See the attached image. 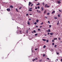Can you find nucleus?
<instances>
[{
	"label": "nucleus",
	"mask_w": 62,
	"mask_h": 62,
	"mask_svg": "<svg viewBox=\"0 0 62 62\" xmlns=\"http://www.w3.org/2000/svg\"><path fill=\"white\" fill-rule=\"evenodd\" d=\"M7 10L8 11H10V9L9 8H7Z\"/></svg>",
	"instance_id": "nucleus-1"
},
{
	"label": "nucleus",
	"mask_w": 62,
	"mask_h": 62,
	"mask_svg": "<svg viewBox=\"0 0 62 62\" xmlns=\"http://www.w3.org/2000/svg\"><path fill=\"white\" fill-rule=\"evenodd\" d=\"M57 2L58 3V4H60V3H61V2L60 1H57Z\"/></svg>",
	"instance_id": "nucleus-4"
},
{
	"label": "nucleus",
	"mask_w": 62,
	"mask_h": 62,
	"mask_svg": "<svg viewBox=\"0 0 62 62\" xmlns=\"http://www.w3.org/2000/svg\"><path fill=\"white\" fill-rule=\"evenodd\" d=\"M43 57H44V56H45V54H44L43 55Z\"/></svg>",
	"instance_id": "nucleus-14"
},
{
	"label": "nucleus",
	"mask_w": 62,
	"mask_h": 62,
	"mask_svg": "<svg viewBox=\"0 0 62 62\" xmlns=\"http://www.w3.org/2000/svg\"><path fill=\"white\" fill-rule=\"evenodd\" d=\"M47 15H50V13H47Z\"/></svg>",
	"instance_id": "nucleus-28"
},
{
	"label": "nucleus",
	"mask_w": 62,
	"mask_h": 62,
	"mask_svg": "<svg viewBox=\"0 0 62 62\" xmlns=\"http://www.w3.org/2000/svg\"><path fill=\"white\" fill-rule=\"evenodd\" d=\"M30 28H29V30H30Z\"/></svg>",
	"instance_id": "nucleus-60"
},
{
	"label": "nucleus",
	"mask_w": 62,
	"mask_h": 62,
	"mask_svg": "<svg viewBox=\"0 0 62 62\" xmlns=\"http://www.w3.org/2000/svg\"><path fill=\"white\" fill-rule=\"evenodd\" d=\"M57 54H59V53H57Z\"/></svg>",
	"instance_id": "nucleus-58"
},
{
	"label": "nucleus",
	"mask_w": 62,
	"mask_h": 62,
	"mask_svg": "<svg viewBox=\"0 0 62 62\" xmlns=\"http://www.w3.org/2000/svg\"><path fill=\"white\" fill-rule=\"evenodd\" d=\"M54 47H56V45H55L54 46Z\"/></svg>",
	"instance_id": "nucleus-45"
},
{
	"label": "nucleus",
	"mask_w": 62,
	"mask_h": 62,
	"mask_svg": "<svg viewBox=\"0 0 62 62\" xmlns=\"http://www.w3.org/2000/svg\"><path fill=\"white\" fill-rule=\"evenodd\" d=\"M52 42H54V40H53L52 41Z\"/></svg>",
	"instance_id": "nucleus-49"
},
{
	"label": "nucleus",
	"mask_w": 62,
	"mask_h": 62,
	"mask_svg": "<svg viewBox=\"0 0 62 62\" xmlns=\"http://www.w3.org/2000/svg\"><path fill=\"white\" fill-rule=\"evenodd\" d=\"M51 50L52 51H53V49H52Z\"/></svg>",
	"instance_id": "nucleus-59"
},
{
	"label": "nucleus",
	"mask_w": 62,
	"mask_h": 62,
	"mask_svg": "<svg viewBox=\"0 0 62 62\" xmlns=\"http://www.w3.org/2000/svg\"><path fill=\"white\" fill-rule=\"evenodd\" d=\"M29 4H32V2H29Z\"/></svg>",
	"instance_id": "nucleus-13"
},
{
	"label": "nucleus",
	"mask_w": 62,
	"mask_h": 62,
	"mask_svg": "<svg viewBox=\"0 0 62 62\" xmlns=\"http://www.w3.org/2000/svg\"><path fill=\"white\" fill-rule=\"evenodd\" d=\"M40 28H41V27H42V26H40L39 27Z\"/></svg>",
	"instance_id": "nucleus-48"
},
{
	"label": "nucleus",
	"mask_w": 62,
	"mask_h": 62,
	"mask_svg": "<svg viewBox=\"0 0 62 62\" xmlns=\"http://www.w3.org/2000/svg\"><path fill=\"white\" fill-rule=\"evenodd\" d=\"M38 50V48H36L35 49V51H36V50Z\"/></svg>",
	"instance_id": "nucleus-31"
},
{
	"label": "nucleus",
	"mask_w": 62,
	"mask_h": 62,
	"mask_svg": "<svg viewBox=\"0 0 62 62\" xmlns=\"http://www.w3.org/2000/svg\"><path fill=\"white\" fill-rule=\"evenodd\" d=\"M58 39H59V40H60V39H61L60 38H59Z\"/></svg>",
	"instance_id": "nucleus-43"
},
{
	"label": "nucleus",
	"mask_w": 62,
	"mask_h": 62,
	"mask_svg": "<svg viewBox=\"0 0 62 62\" xmlns=\"http://www.w3.org/2000/svg\"><path fill=\"white\" fill-rule=\"evenodd\" d=\"M54 43H52V45H54Z\"/></svg>",
	"instance_id": "nucleus-30"
},
{
	"label": "nucleus",
	"mask_w": 62,
	"mask_h": 62,
	"mask_svg": "<svg viewBox=\"0 0 62 62\" xmlns=\"http://www.w3.org/2000/svg\"><path fill=\"white\" fill-rule=\"evenodd\" d=\"M46 47V46L45 45H44V46L43 48H45Z\"/></svg>",
	"instance_id": "nucleus-15"
},
{
	"label": "nucleus",
	"mask_w": 62,
	"mask_h": 62,
	"mask_svg": "<svg viewBox=\"0 0 62 62\" xmlns=\"http://www.w3.org/2000/svg\"><path fill=\"white\" fill-rule=\"evenodd\" d=\"M45 35V36H47V35H46V34H45V35Z\"/></svg>",
	"instance_id": "nucleus-64"
},
{
	"label": "nucleus",
	"mask_w": 62,
	"mask_h": 62,
	"mask_svg": "<svg viewBox=\"0 0 62 62\" xmlns=\"http://www.w3.org/2000/svg\"><path fill=\"white\" fill-rule=\"evenodd\" d=\"M55 40H57V38H55Z\"/></svg>",
	"instance_id": "nucleus-56"
},
{
	"label": "nucleus",
	"mask_w": 62,
	"mask_h": 62,
	"mask_svg": "<svg viewBox=\"0 0 62 62\" xmlns=\"http://www.w3.org/2000/svg\"><path fill=\"white\" fill-rule=\"evenodd\" d=\"M54 18L55 19H57V18L56 17H55Z\"/></svg>",
	"instance_id": "nucleus-41"
},
{
	"label": "nucleus",
	"mask_w": 62,
	"mask_h": 62,
	"mask_svg": "<svg viewBox=\"0 0 62 62\" xmlns=\"http://www.w3.org/2000/svg\"><path fill=\"white\" fill-rule=\"evenodd\" d=\"M41 9H42V11H43V7H42L41 8Z\"/></svg>",
	"instance_id": "nucleus-12"
},
{
	"label": "nucleus",
	"mask_w": 62,
	"mask_h": 62,
	"mask_svg": "<svg viewBox=\"0 0 62 62\" xmlns=\"http://www.w3.org/2000/svg\"><path fill=\"white\" fill-rule=\"evenodd\" d=\"M43 41H46V39H43Z\"/></svg>",
	"instance_id": "nucleus-18"
},
{
	"label": "nucleus",
	"mask_w": 62,
	"mask_h": 62,
	"mask_svg": "<svg viewBox=\"0 0 62 62\" xmlns=\"http://www.w3.org/2000/svg\"><path fill=\"white\" fill-rule=\"evenodd\" d=\"M55 13V11H54L52 13V14H53V13Z\"/></svg>",
	"instance_id": "nucleus-10"
},
{
	"label": "nucleus",
	"mask_w": 62,
	"mask_h": 62,
	"mask_svg": "<svg viewBox=\"0 0 62 62\" xmlns=\"http://www.w3.org/2000/svg\"><path fill=\"white\" fill-rule=\"evenodd\" d=\"M59 11H60V12H61V10H59Z\"/></svg>",
	"instance_id": "nucleus-55"
},
{
	"label": "nucleus",
	"mask_w": 62,
	"mask_h": 62,
	"mask_svg": "<svg viewBox=\"0 0 62 62\" xmlns=\"http://www.w3.org/2000/svg\"><path fill=\"white\" fill-rule=\"evenodd\" d=\"M61 61H62V59H61Z\"/></svg>",
	"instance_id": "nucleus-61"
},
{
	"label": "nucleus",
	"mask_w": 62,
	"mask_h": 62,
	"mask_svg": "<svg viewBox=\"0 0 62 62\" xmlns=\"http://www.w3.org/2000/svg\"><path fill=\"white\" fill-rule=\"evenodd\" d=\"M33 5V4H32L31 5V7Z\"/></svg>",
	"instance_id": "nucleus-51"
},
{
	"label": "nucleus",
	"mask_w": 62,
	"mask_h": 62,
	"mask_svg": "<svg viewBox=\"0 0 62 62\" xmlns=\"http://www.w3.org/2000/svg\"><path fill=\"white\" fill-rule=\"evenodd\" d=\"M31 5L30 4H29V6H30Z\"/></svg>",
	"instance_id": "nucleus-53"
},
{
	"label": "nucleus",
	"mask_w": 62,
	"mask_h": 62,
	"mask_svg": "<svg viewBox=\"0 0 62 62\" xmlns=\"http://www.w3.org/2000/svg\"><path fill=\"white\" fill-rule=\"evenodd\" d=\"M57 25H58L59 24V22H58V23H57Z\"/></svg>",
	"instance_id": "nucleus-32"
},
{
	"label": "nucleus",
	"mask_w": 62,
	"mask_h": 62,
	"mask_svg": "<svg viewBox=\"0 0 62 62\" xmlns=\"http://www.w3.org/2000/svg\"><path fill=\"white\" fill-rule=\"evenodd\" d=\"M51 30L50 29H48L47 31V32H50Z\"/></svg>",
	"instance_id": "nucleus-6"
},
{
	"label": "nucleus",
	"mask_w": 62,
	"mask_h": 62,
	"mask_svg": "<svg viewBox=\"0 0 62 62\" xmlns=\"http://www.w3.org/2000/svg\"><path fill=\"white\" fill-rule=\"evenodd\" d=\"M42 60H40L39 61H40V62H42Z\"/></svg>",
	"instance_id": "nucleus-21"
},
{
	"label": "nucleus",
	"mask_w": 62,
	"mask_h": 62,
	"mask_svg": "<svg viewBox=\"0 0 62 62\" xmlns=\"http://www.w3.org/2000/svg\"><path fill=\"white\" fill-rule=\"evenodd\" d=\"M35 59H36V60H37V59H38L37 58H35Z\"/></svg>",
	"instance_id": "nucleus-38"
},
{
	"label": "nucleus",
	"mask_w": 62,
	"mask_h": 62,
	"mask_svg": "<svg viewBox=\"0 0 62 62\" xmlns=\"http://www.w3.org/2000/svg\"><path fill=\"white\" fill-rule=\"evenodd\" d=\"M40 5V4H39V3L38 4H37V5L38 6V5Z\"/></svg>",
	"instance_id": "nucleus-17"
},
{
	"label": "nucleus",
	"mask_w": 62,
	"mask_h": 62,
	"mask_svg": "<svg viewBox=\"0 0 62 62\" xmlns=\"http://www.w3.org/2000/svg\"><path fill=\"white\" fill-rule=\"evenodd\" d=\"M45 7H46L47 8H48V7H49V6H48L47 4L45 5Z\"/></svg>",
	"instance_id": "nucleus-3"
},
{
	"label": "nucleus",
	"mask_w": 62,
	"mask_h": 62,
	"mask_svg": "<svg viewBox=\"0 0 62 62\" xmlns=\"http://www.w3.org/2000/svg\"><path fill=\"white\" fill-rule=\"evenodd\" d=\"M43 6H44V2L43 3Z\"/></svg>",
	"instance_id": "nucleus-34"
},
{
	"label": "nucleus",
	"mask_w": 62,
	"mask_h": 62,
	"mask_svg": "<svg viewBox=\"0 0 62 62\" xmlns=\"http://www.w3.org/2000/svg\"><path fill=\"white\" fill-rule=\"evenodd\" d=\"M33 31L34 32V33H36V31H35V30H34Z\"/></svg>",
	"instance_id": "nucleus-22"
},
{
	"label": "nucleus",
	"mask_w": 62,
	"mask_h": 62,
	"mask_svg": "<svg viewBox=\"0 0 62 62\" xmlns=\"http://www.w3.org/2000/svg\"><path fill=\"white\" fill-rule=\"evenodd\" d=\"M16 11L17 12H19V11L18 10V9H17V8H16Z\"/></svg>",
	"instance_id": "nucleus-11"
},
{
	"label": "nucleus",
	"mask_w": 62,
	"mask_h": 62,
	"mask_svg": "<svg viewBox=\"0 0 62 62\" xmlns=\"http://www.w3.org/2000/svg\"><path fill=\"white\" fill-rule=\"evenodd\" d=\"M27 23L29 25L30 24V23H29V21H28Z\"/></svg>",
	"instance_id": "nucleus-9"
},
{
	"label": "nucleus",
	"mask_w": 62,
	"mask_h": 62,
	"mask_svg": "<svg viewBox=\"0 0 62 62\" xmlns=\"http://www.w3.org/2000/svg\"><path fill=\"white\" fill-rule=\"evenodd\" d=\"M31 20V18H30L29 19V21H30V20Z\"/></svg>",
	"instance_id": "nucleus-35"
},
{
	"label": "nucleus",
	"mask_w": 62,
	"mask_h": 62,
	"mask_svg": "<svg viewBox=\"0 0 62 62\" xmlns=\"http://www.w3.org/2000/svg\"><path fill=\"white\" fill-rule=\"evenodd\" d=\"M36 27H38V26H36Z\"/></svg>",
	"instance_id": "nucleus-52"
},
{
	"label": "nucleus",
	"mask_w": 62,
	"mask_h": 62,
	"mask_svg": "<svg viewBox=\"0 0 62 62\" xmlns=\"http://www.w3.org/2000/svg\"><path fill=\"white\" fill-rule=\"evenodd\" d=\"M30 15H32V14H30Z\"/></svg>",
	"instance_id": "nucleus-62"
},
{
	"label": "nucleus",
	"mask_w": 62,
	"mask_h": 62,
	"mask_svg": "<svg viewBox=\"0 0 62 62\" xmlns=\"http://www.w3.org/2000/svg\"><path fill=\"white\" fill-rule=\"evenodd\" d=\"M48 23H50V21H48Z\"/></svg>",
	"instance_id": "nucleus-29"
},
{
	"label": "nucleus",
	"mask_w": 62,
	"mask_h": 62,
	"mask_svg": "<svg viewBox=\"0 0 62 62\" xmlns=\"http://www.w3.org/2000/svg\"><path fill=\"white\" fill-rule=\"evenodd\" d=\"M56 60H57V61H58V59H56Z\"/></svg>",
	"instance_id": "nucleus-57"
},
{
	"label": "nucleus",
	"mask_w": 62,
	"mask_h": 62,
	"mask_svg": "<svg viewBox=\"0 0 62 62\" xmlns=\"http://www.w3.org/2000/svg\"><path fill=\"white\" fill-rule=\"evenodd\" d=\"M51 25H49V28L51 27Z\"/></svg>",
	"instance_id": "nucleus-40"
},
{
	"label": "nucleus",
	"mask_w": 62,
	"mask_h": 62,
	"mask_svg": "<svg viewBox=\"0 0 62 62\" xmlns=\"http://www.w3.org/2000/svg\"><path fill=\"white\" fill-rule=\"evenodd\" d=\"M34 24H35V25H36V24H37V23L35 22L34 23Z\"/></svg>",
	"instance_id": "nucleus-19"
},
{
	"label": "nucleus",
	"mask_w": 62,
	"mask_h": 62,
	"mask_svg": "<svg viewBox=\"0 0 62 62\" xmlns=\"http://www.w3.org/2000/svg\"><path fill=\"white\" fill-rule=\"evenodd\" d=\"M39 20H36V22H37V23H38V22H39Z\"/></svg>",
	"instance_id": "nucleus-16"
},
{
	"label": "nucleus",
	"mask_w": 62,
	"mask_h": 62,
	"mask_svg": "<svg viewBox=\"0 0 62 62\" xmlns=\"http://www.w3.org/2000/svg\"><path fill=\"white\" fill-rule=\"evenodd\" d=\"M38 9H39L40 8L39 7V6H38Z\"/></svg>",
	"instance_id": "nucleus-25"
},
{
	"label": "nucleus",
	"mask_w": 62,
	"mask_h": 62,
	"mask_svg": "<svg viewBox=\"0 0 62 62\" xmlns=\"http://www.w3.org/2000/svg\"><path fill=\"white\" fill-rule=\"evenodd\" d=\"M19 32L20 33H21V32H22V31H21V30H20L19 31Z\"/></svg>",
	"instance_id": "nucleus-37"
},
{
	"label": "nucleus",
	"mask_w": 62,
	"mask_h": 62,
	"mask_svg": "<svg viewBox=\"0 0 62 62\" xmlns=\"http://www.w3.org/2000/svg\"><path fill=\"white\" fill-rule=\"evenodd\" d=\"M48 41H49V40H46V42H48Z\"/></svg>",
	"instance_id": "nucleus-23"
},
{
	"label": "nucleus",
	"mask_w": 62,
	"mask_h": 62,
	"mask_svg": "<svg viewBox=\"0 0 62 62\" xmlns=\"http://www.w3.org/2000/svg\"><path fill=\"white\" fill-rule=\"evenodd\" d=\"M43 24V22H42V23H41V24Z\"/></svg>",
	"instance_id": "nucleus-42"
},
{
	"label": "nucleus",
	"mask_w": 62,
	"mask_h": 62,
	"mask_svg": "<svg viewBox=\"0 0 62 62\" xmlns=\"http://www.w3.org/2000/svg\"><path fill=\"white\" fill-rule=\"evenodd\" d=\"M39 13H40L41 12L40 11H38Z\"/></svg>",
	"instance_id": "nucleus-36"
},
{
	"label": "nucleus",
	"mask_w": 62,
	"mask_h": 62,
	"mask_svg": "<svg viewBox=\"0 0 62 62\" xmlns=\"http://www.w3.org/2000/svg\"><path fill=\"white\" fill-rule=\"evenodd\" d=\"M34 33V32H33V31H32V33Z\"/></svg>",
	"instance_id": "nucleus-63"
},
{
	"label": "nucleus",
	"mask_w": 62,
	"mask_h": 62,
	"mask_svg": "<svg viewBox=\"0 0 62 62\" xmlns=\"http://www.w3.org/2000/svg\"><path fill=\"white\" fill-rule=\"evenodd\" d=\"M37 35H38V34H35V36H37Z\"/></svg>",
	"instance_id": "nucleus-26"
},
{
	"label": "nucleus",
	"mask_w": 62,
	"mask_h": 62,
	"mask_svg": "<svg viewBox=\"0 0 62 62\" xmlns=\"http://www.w3.org/2000/svg\"><path fill=\"white\" fill-rule=\"evenodd\" d=\"M37 12H39V11H38V10H37Z\"/></svg>",
	"instance_id": "nucleus-54"
},
{
	"label": "nucleus",
	"mask_w": 62,
	"mask_h": 62,
	"mask_svg": "<svg viewBox=\"0 0 62 62\" xmlns=\"http://www.w3.org/2000/svg\"><path fill=\"white\" fill-rule=\"evenodd\" d=\"M28 14H26V16H28Z\"/></svg>",
	"instance_id": "nucleus-44"
},
{
	"label": "nucleus",
	"mask_w": 62,
	"mask_h": 62,
	"mask_svg": "<svg viewBox=\"0 0 62 62\" xmlns=\"http://www.w3.org/2000/svg\"><path fill=\"white\" fill-rule=\"evenodd\" d=\"M47 59H48V60H49V58H47Z\"/></svg>",
	"instance_id": "nucleus-46"
},
{
	"label": "nucleus",
	"mask_w": 62,
	"mask_h": 62,
	"mask_svg": "<svg viewBox=\"0 0 62 62\" xmlns=\"http://www.w3.org/2000/svg\"><path fill=\"white\" fill-rule=\"evenodd\" d=\"M45 18H46V19H47V17L46 16L45 17Z\"/></svg>",
	"instance_id": "nucleus-50"
},
{
	"label": "nucleus",
	"mask_w": 62,
	"mask_h": 62,
	"mask_svg": "<svg viewBox=\"0 0 62 62\" xmlns=\"http://www.w3.org/2000/svg\"><path fill=\"white\" fill-rule=\"evenodd\" d=\"M32 9V8H29L30 9L29 10V11H32V10H30V9Z\"/></svg>",
	"instance_id": "nucleus-2"
},
{
	"label": "nucleus",
	"mask_w": 62,
	"mask_h": 62,
	"mask_svg": "<svg viewBox=\"0 0 62 62\" xmlns=\"http://www.w3.org/2000/svg\"><path fill=\"white\" fill-rule=\"evenodd\" d=\"M21 8H22V7H20L19 8V9H21Z\"/></svg>",
	"instance_id": "nucleus-33"
},
{
	"label": "nucleus",
	"mask_w": 62,
	"mask_h": 62,
	"mask_svg": "<svg viewBox=\"0 0 62 62\" xmlns=\"http://www.w3.org/2000/svg\"><path fill=\"white\" fill-rule=\"evenodd\" d=\"M35 8V9H37V8H37V7H36Z\"/></svg>",
	"instance_id": "nucleus-47"
},
{
	"label": "nucleus",
	"mask_w": 62,
	"mask_h": 62,
	"mask_svg": "<svg viewBox=\"0 0 62 62\" xmlns=\"http://www.w3.org/2000/svg\"><path fill=\"white\" fill-rule=\"evenodd\" d=\"M47 35H50V33H47Z\"/></svg>",
	"instance_id": "nucleus-39"
},
{
	"label": "nucleus",
	"mask_w": 62,
	"mask_h": 62,
	"mask_svg": "<svg viewBox=\"0 0 62 62\" xmlns=\"http://www.w3.org/2000/svg\"><path fill=\"white\" fill-rule=\"evenodd\" d=\"M53 32H51V33H50V35H51V36H52V35H53Z\"/></svg>",
	"instance_id": "nucleus-5"
},
{
	"label": "nucleus",
	"mask_w": 62,
	"mask_h": 62,
	"mask_svg": "<svg viewBox=\"0 0 62 62\" xmlns=\"http://www.w3.org/2000/svg\"><path fill=\"white\" fill-rule=\"evenodd\" d=\"M58 17H60V15L59 14L58 15Z\"/></svg>",
	"instance_id": "nucleus-20"
},
{
	"label": "nucleus",
	"mask_w": 62,
	"mask_h": 62,
	"mask_svg": "<svg viewBox=\"0 0 62 62\" xmlns=\"http://www.w3.org/2000/svg\"><path fill=\"white\" fill-rule=\"evenodd\" d=\"M38 31H40V30L39 29H38Z\"/></svg>",
	"instance_id": "nucleus-27"
},
{
	"label": "nucleus",
	"mask_w": 62,
	"mask_h": 62,
	"mask_svg": "<svg viewBox=\"0 0 62 62\" xmlns=\"http://www.w3.org/2000/svg\"><path fill=\"white\" fill-rule=\"evenodd\" d=\"M10 7H11V8H13V6L12 5H11L10 6Z\"/></svg>",
	"instance_id": "nucleus-7"
},
{
	"label": "nucleus",
	"mask_w": 62,
	"mask_h": 62,
	"mask_svg": "<svg viewBox=\"0 0 62 62\" xmlns=\"http://www.w3.org/2000/svg\"><path fill=\"white\" fill-rule=\"evenodd\" d=\"M46 10H45L44 12V14H45V13H46Z\"/></svg>",
	"instance_id": "nucleus-8"
},
{
	"label": "nucleus",
	"mask_w": 62,
	"mask_h": 62,
	"mask_svg": "<svg viewBox=\"0 0 62 62\" xmlns=\"http://www.w3.org/2000/svg\"><path fill=\"white\" fill-rule=\"evenodd\" d=\"M32 61H35V60H36L35 59H34V60H32Z\"/></svg>",
	"instance_id": "nucleus-24"
}]
</instances>
